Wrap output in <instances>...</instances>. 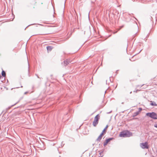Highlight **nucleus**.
<instances>
[{
	"instance_id": "13",
	"label": "nucleus",
	"mask_w": 157,
	"mask_h": 157,
	"mask_svg": "<svg viewBox=\"0 0 157 157\" xmlns=\"http://www.w3.org/2000/svg\"><path fill=\"white\" fill-rule=\"evenodd\" d=\"M139 113V112H136L135 113V115H138Z\"/></svg>"
},
{
	"instance_id": "1",
	"label": "nucleus",
	"mask_w": 157,
	"mask_h": 157,
	"mask_svg": "<svg viewBox=\"0 0 157 157\" xmlns=\"http://www.w3.org/2000/svg\"><path fill=\"white\" fill-rule=\"evenodd\" d=\"M132 133L128 130L124 131L121 132L119 134L120 137H128L132 136Z\"/></svg>"
},
{
	"instance_id": "15",
	"label": "nucleus",
	"mask_w": 157,
	"mask_h": 157,
	"mask_svg": "<svg viewBox=\"0 0 157 157\" xmlns=\"http://www.w3.org/2000/svg\"><path fill=\"white\" fill-rule=\"evenodd\" d=\"M140 111H141V110H142L141 109V108H140Z\"/></svg>"
},
{
	"instance_id": "4",
	"label": "nucleus",
	"mask_w": 157,
	"mask_h": 157,
	"mask_svg": "<svg viewBox=\"0 0 157 157\" xmlns=\"http://www.w3.org/2000/svg\"><path fill=\"white\" fill-rule=\"evenodd\" d=\"M140 147L143 149H148L149 148L148 143L147 142L141 143L140 144Z\"/></svg>"
},
{
	"instance_id": "2",
	"label": "nucleus",
	"mask_w": 157,
	"mask_h": 157,
	"mask_svg": "<svg viewBox=\"0 0 157 157\" xmlns=\"http://www.w3.org/2000/svg\"><path fill=\"white\" fill-rule=\"evenodd\" d=\"M100 117V116L99 114L97 115L94 117V121L93 123V124L94 127L96 126L98 124V120Z\"/></svg>"
},
{
	"instance_id": "12",
	"label": "nucleus",
	"mask_w": 157,
	"mask_h": 157,
	"mask_svg": "<svg viewBox=\"0 0 157 157\" xmlns=\"http://www.w3.org/2000/svg\"><path fill=\"white\" fill-rule=\"evenodd\" d=\"M108 127V125H107L106 127L104 129V130H105L106 131V130L107 129V128Z\"/></svg>"
},
{
	"instance_id": "7",
	"label": "nucleus",
	"mask_w": 157,
	"mask_h": 157,
	"mask_svg": "<svg viewBox=\"0 0 157 157\" xmlns=\"http://www.w3.org/2000/svg\"><path fill=\"white\" fill-rule=\"evenodd\" d=\"M103 136L101 135L100 134V136L98 137V138L97 139V141H100V140H101L102 137Z\"/></svg>"
},
{
	"instance_id": "10",
	"label": "nucleus",
	"mask_w": 157,
	"mask_h": 157,
	"mask_svg": "<svg viewBox=\"0 0 157 157\" xmlns=\"http://www.w3.org/2000/svg\"><path fill=\"white\" fill-rule=\"evenodd\" d=\"M2 75L3 76V77H5L6 76V73L5 72L3 71H2Z\"/></svg>"
},
{
	"instance_id": "14",
	"label": "nucleus",
	"mask_w": 157,
	"mask_h": 157,
	"mask_svg": "<svg viewBox=\"0 0 157 157\" xmlns=\"http://www.w3.org/2000/svg\"><path fill=\"white\" fill-rule=\"evenodd\" d=\"M154 127L155 128H157V124H155L154 125Z\"/></svg>"
},
{
	"instance_id": "8",
	"label": "nucleus",
	"mask_w": 157,
	"mask_h": 157,
	"mask_svg": "<svg viewBox=\"0 0 157 157\" xmlns=\"http://www.w3.org/2000/svg\"><path fill=\"white\" fill-rule=\"evenodd\" d=\"M47 50L49 51H51L52 49L53 48L50 46H48L47 48Z\"/></svg>"
},
{
	"instance_id": "6",
	"label": "nucleus",
	"mask_w": 157,
	"mask_h": 157,
	"mask_svg": "<svg viewBox=\"0 0 157 157\" xmlns=\"http://www.w3.org/2000/svg\"><path fill=\"white\" fill-rule=\"evenodd\" d=\"M71 63L69 60H66L64 62V64L65 66L67 65L69 63Z\"/></svg>"
},
{
	"instance_id": "11",
	"label": "nucleus",
	"mask_w": 157,
	"mask_h": 157,
	"mask_svg": "<svg viewBox=\"0 0 157 157\" xmlns=\"http://www.w3.org/2000/svg\"><path fill=\"white\" fill-rule=\"evenodd\" d=\"M106 132V131L105 130H103L102 132V133H101V135H102L103 136L104 135V134H105Z\"/></svg>"
},
{
	"instance_id": "3",
	"label": "nucleus",
	"mask_w": 157,
	"mask_h": 157,
	"mask_svg": "<svg viewBox=\"0 0 157 157\" xmlns=\"http://www.w3.org/2000/svg\"><path fill=\"white\" fill-rule=\"evenodd\" d=\"M146 115L154 119H157V114L154 112L147 113Z\"/></svg>"
},
{
	"instance_id": "9",
	"label": "nucleus",
	"mask_w": 157,
	"mask_h": 157,
	"mask_svg": "<svg viewBox=\"0 0 157 157\" xmlns=\"http://www.w3.org/2000/svg\"><path fill=\"white\" fill-rule=\"evenodd\" d=\"M151 105L152 106H157V104L154 102H153L152 101H151Z\"/></svg>"
},
{
	"instance_id": "5",
	"label": "nucleus",
	"mask_w": 157,
	"mask_h": 157,
	"mask_svg": "<svg viewBox=\"0 0 157 157\" xmlns=\"http://www.w3.org/2000/svg\"><path fill=\"white\" fill-rule=\"evenodd\" d=\"M113 139V138H109L105 140L104 142V145L106 146L110 141Z\"/></svg>"
}]
</instances>
